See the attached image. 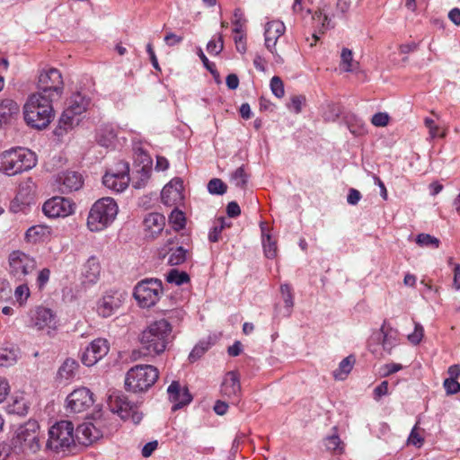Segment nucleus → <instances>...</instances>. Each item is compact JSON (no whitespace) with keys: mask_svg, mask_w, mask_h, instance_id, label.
Segmentation results:
<instances>
[{"mask_svg":"<svg viewBox=\"0 0 460 460\" xmlns=\"http://www.w3.org/2000/svg\"><path fill=\"white\" fill-rule=\"evenodd\" d=\"M174 339L172 325L164 318L149 323L138 338L143 354L150 357L164 353Z\"/></svg>","mask_w":460,"mask_h":460,"instance_id":"1","label":"nucleus"},{"mask_svg":"<svg viewBox=\"0 0 460 460\" xmlns=\"http://www.w3.org/2000/svg\"><path fill=\"white\" fill-rule=\"evenodd\" d=\"M40 426L34 420L21 425L13 439V453L30 460L41 448Z\"/></svg>","mask_w":460,"mask_h":460,"instance_id":"2","label":"nucleus"},{"mask_svg":"<svg viewBox=\"0 0 460 460\" xmlns=\"http://www.w3.org/2000/svg\"><path fill=\"white\" fill-rule=\"evenodd\" d=\"M56 100L47 99L38 93L31 95L24 105V119L32 128H46L53 118L52 102Z\"/></svg>","mask_w":460,"mask_h":460,"instance_id":"3","label":"nucleus"},{"mask_svg":"<svg viewBox=\"0 0 460 460\" xmlns=\"http://www.w3.org/2000/svg\"><path fill=\"white\" fill-rule=\"evenodd\" d=\"M33 152L27 148L15 147L0 154V172L13 176L28 171L36 165Z\"/></svg>","mask_w":460,"mask_h":460,"instance_id":"4","label":"nucleus"},{"mask_svg":"<svg viewBox=\"0 0 460 460\" xmlns=\"http://www.w3.org/2000/svg\"><path fill=\"white\" fill-rule=\"evenodd\" d=\"M118 214V205L111 198H102L92 207L87 226L92 232L102 231L111 225Z\"/></svg>","mask_w":460,"mask_h":460,"instance_id":"5","label":"nucleus"},{"mask_svg":"<svg viewBox=\"0 0 460 460\" xmlns=\"http://www.w3.org/2000/svg\"><path fill=\"white\" fill-rule=\"evenodd\" d=\"M159 377L158 369L152 365H136L126 375L125 385L128 391L143 393L152 387Z\"/></svg>","mask_w":460,"mask_h":460,"instance_id":"6","label":"nucleus"},{"mask_svg":"<svg viewBox=\"0 0 460 460\" xmlns=\"http://www.w3.org/2000/svg\"><path fill=\"white\" fill-rule=\"evenodd\" d=\"M38 94L49 100H59L64 91V81L60 71L54 67L43 68L37 80Z\"/></svg>","mask_w":460,"mask_h":460,"instance_id":"7","label":"nucleus"},{"mask_svg":"<svg viewBox=\"0 0 460 460\" xmlns=\"http://www.w3.org/2000/svg\"><path fill=\"white\" fill-rule=\"evenodd\" d=\"M29 326L45 332L48 335L57 331L59 325V319L57 313L49 307L37 305L28 312Z\"/></svg>","mask_w":460,"mask_h":460,"instance_id":"8","label":"nucleus"},{"mask_svg":"<svg viewBox=\"0 0 460 460\" xmlns=\"http://www.w3.org/2000/svg\"><path fill=\"white\" fill-rule=\"evenodd\" d=\"M8 272L10 276L19 282H28V276L36 270V260L22 252L13 251L8 256Z\"/></svg>","mask_w":460,"mask_h":460,"instance_id":"9","label":"nucleus"},{"mask_svg":"<svg viewBox=\"0 0 460 460\" xmlns=\"http://www.w3.org/2000/svg\"><path fill=\"white\" fill-rule=\"evenodd\" d=\"M74 442V425L71 421L61 420L49 429L47 447L50 450L56 452L64 450Z\"/></svg>","mask_w":460,"mask_h":460,"instance_id":"10","label":"nucleus"},{"mask_svg":"<svg viewBox=\"0 0 460 460\" xmlns=\"http://www.w3.org/2000/svg\"><path fill=\"white\" fill-rule=\"evenodd\" d=\"M163 292L162 282L158 279L141 280L134 288V297L142 307H151L156 304Z\"/></svg>","mask_w":460,"mask_h":460,"instance_id":"11","label":"nucleus"},{"mask_svg":"<svg viewBox=\"0 0 460 460\" xmlns=\"http://www.w3.org/2000/svg\"><path fill=\"white\" fill-rule=\"evenodd\" d=\"M129 181V164L123 161L119 162L116 169L107 172L102 178L104 186L115 192H122L126 190Z\"/></svg>","mask_w":460,"mask_h":460,"instance_id":"12","label":"nucleus"},{"mask_svg":"<svg viewBox=\"0 0 460 460\" xmlns=\"http://www.w3.org/2000/svg\"><path fill=\"white\" fill-rule=\"evenodd\" d=\"M66 402L69 412H84L93 406V394L87 387H79L67 395Z\"/></svg>","mask_w":460,"mask_h":460,"instance_id":"13","label":"nucleus"},{"mask_svg":"<svg viewBox=\"0 0 460 460\" xmlns=\"http://www.w3.org/2000/svg\"><path fill=\"white\" fill-rule=\"evenodd\" d=\"M84 185L83 175L75 171H64L57 174L54 181L56 190L61 194L79 190Z\"/></svg>","mask_w":460,"mask_h":460,"instance_id":"14","label":"nucleus"},{"mask_svg":"<svg viewBox=\"0 0 460 460\" xmlns=\"http://www.w3.org/2000/svg\"><path fill=\"white\" fill-rule=\"evenodd\" d=\"M42 210L49 218L66 217L75 211V203L69 199L53 197L44 204Z\"/></svg>","mask_w":460,"mask_h":460,"instance_id":"15","label":"nucleus"},{"mask_svg":"<svg viewBox=\"0 0 460 460\" xmlns=\"http://www.w3.org/2000/svg\"><path fill=\"white\" fill-rule=\"evenodd\" d=\"M110 350V343L106 339L93 340L83 352L81 360L84 365L92 367L104 358Z\"/></svg>","mask_w":460,"mask_h":460,"instance_id":"16","label":"nucleus"},{"mask_svg":"<svg viewBox=\"0 0 460 460\" xmlns=\"http://www.w3.org/2000/svg\"><path fill=\"white\" fill-rule=\"evenodd\" d=\"M286 30L285 24L279 20L271 21L265 25V47L275 57L276 62L282 63L281 57L277 53L276 45L278 40L284 34Z\"/></svg>","mask_w":460,"mask_h":460,"instance_id":"17","label":"nucleus"},{"mask_svg":"<svg viewBox=\"0 0 460 460\" xmlns=\"http://www.w3.org/2000/svg\"><path fill=\"white\" fill-rule=\"evenodd\" d=\"M220 393L222 396L227 398L232 403H238L241 396V384L236 372L229 371L226 374L221 384Z\"/></svg>","mask_w":460,"mask_h":460,"instance_id":"18","label":"nucleus"},{"mask_svg":"<svg viewBox=\"0 0 460 460\" xmlns=\"http://www.w3.org/2000/svg\"><path fill=\"white\" fill-rule=\"evenodd\" d=\"M125 300V295L118 291L107 292L98 302L97 312L99 315L106 318L112 315Z\"/></svg>","mask_w":460,"mask_h":460,"instance_id":"19","label":"nucleus"},{"mask_svg":"<svg viewBox=\"0 0 460 460\" xmlns=\"http://www.w3.org/2000/svg\"><path fill=\"white\" fill-rule=\"evenodd\" d=\"M113 411L118 412L121 419L130 420L137 424L142 420V413L137 411L136 403L130 402L127 396H118L113 402Z\"/></svg>","mask_w":460,"mask_h":460,"instance_id":"20","label":"nucleus"},{"mask_svg":"<svg viewBox=\"0 0 460 460\" xmlns=\"http://www.w3.org/2000/svg\"><path fill=\"white\" fill-rule=\"evenodd\" d=\"M169 399L174 404L172 407L173 411L189 404L192 401V396L187 387H181L177 381L172 382L167 389Z\"/></svg>","mask_w":460,"mask_h":460,"instance_id":"21","label":"nucleus"},{"mask_svg":"<svg viewBox=\"0 0 460 460\" xmlns=\"http://www.w3.org/2000/svg\"><path fill=\"white\" fill-rule=\"evenodd\" d=\"M144 231L146 238L155 239L165 226L164 215L153 212L146 216L143 221Z\"/></svg>","mask_w":460,"mask_h":460,"instance_id":"22","label":"nucleus"},{"mask_svg":"<svg viewBox=\"0 0 460 460\" xmlns=\"http://www.w3.org/2000/svg\"><path fill=\"white\" fill-rule=\"evenodd\" d=\"M313 20L317 22V29L313 33V42L310 43V46L313 47L319 40V34H323L327 30L333 28L334 24L332 22L331 18L326 13V5L323 4L318 8L317 11L312 16Z\"/></svg>","mask_w":460,"mask_h":460,"instance_id":"23","label":"nucleus"},{"mask_svg":"<svg viewBox=\"0 0 460 460\" xmlns=\"http://www.w3.org/2000/svg\"><path fill=\"white\" fill-rule=\"evenodd\" d=\"M75 436L83 444H91L99 439L102 434V431L92 422H84L78 425Z\"/></svg>","mask_w":460,"mask_h":460,"instance_id":"24","label":"nucleus"},{"mask_svg":"<svg viewBox=\"0 0 460 460\" xmlns=\"http://www.w3.org/2000/svg\"><path fill=\"white\" fill-rule=\"evenodd\" d=\"M117 134V128L113 125H102L97 130L96 141L102 146L111 147L116 141Z\"/></svg>","mask_w":460,"mask_h":460,"instance_id":"25","label":"nucleus"},{"mask_svg":"<svg viewBox=\"0 0 460 460\" xmlns=\"http://www.w3.org/2000/svg\"><path fill=\"white\" fill-rule=\"evenodd\" d=\"M378 339H382L383 349L391 353L393 348L397 344V331L387 325L385 321L380 328Z\"/></svg>","mask_w":460,"mask_h":460,"instance_id":"26","label":"nucleus"},{"mask_svg":"<svg viewBox=\"0 0 460 460\" xmlns=\"http://www.w3.org/2000/svg\"><path fill=\"white\" fill-rule=\"evenodd\" d=\"M182 183L181 181H177L176 184L173 185L172 182L166 184L161 193V199L164 205L172 206L175 202L181 199Z\"/></svg>","mask_w":460,"mask_h":460,"instance_id":"27","label":"nucleus"},{"mask_svg":"<svg viewBox=\"0 0 460 460\" xmlns=\"http://www.w3.org/2000/svg\"><path fill=\"white\" fill-rule=\"evenodd\" d=\"M100 273L101 265L99 261L94 256L90 257L83 267L82 274L84 281L90 284L96 283V281L99 279Z\"/></svg>","mask_w":460,"mask_h":460,"instance_id":"28","label":"nucleus"},{"mask_svg":"<svg viewBox=\"0 0 460 460\" xmlns=\"http://www.w3.org/2000/svg\"><path fill=\"white\" fill-rule=\"evenodd\" d=\"M51 234V228L47 226L37 225L30 227L25 233V240L28 243H36L44 242Z\"/></svg>","mask_w":460,"mask_h":460,"instance_id":"29","label":"nucleus"},{"mask_svg":"<svg viewBox=\"0 0 460 460\" xmlns=\"http://www.w3.org/2000/svg\"><path fill=\"white\" fill-rule=\"evenodd\" d=\"M80 114H76L75 111L66 108L59 119L58 128L56 130V134L62 135V132H58V130L66 132L75 125H78L80 122Z\"/></svg>","mask_w":460,"mask_h":460,"instance_id":"30","label":"nucleus"},{"mask_svg":"<svg viewBox=\"0 0 460 460\" xmlns=\"http://www.w3.org/2000/svg\"><path fill=\"white\" fill-rule=\"evenodd\" d=\"M262 238V246L265 256L269 259H273L277 256V243L272 239L267 232V227L264 222L260 224Z\"/></svg>","mask_w":460,"mask_h":460,"instance_id":"31","label":"nucleus"},{"mask_svg":"<svg viewBox=\"0 0 460 460\" xmlns=\"http://www.w3.org/2000/svg\"><path fill=\"white\" fill-rule=\"evenodd\" d=\"M150 161L147 160L146 164H143L139 169L133 173L132 186L135 189L144 188L151 175Z\"/></svg>","mask_w":460,"mask_h":460,"instance_id":"32","label":"nucleus"},{"mask_svg":"<svg viewBox=\"0 0 460 460\" xmlns=\"http://www.w3.org/2000/svg\"><path fill=\"white\" fill-rule=\"evenodd\" d=\"M19 113V105L12 99H4L0 102V122H7Z\"/></svg>","mask_w":460,"mask_h":460,"instance_id":"33","label":"nucleus"},{"mask_svg":"<svg viewBox=\"0 0 460 460\" xmlns=\"http://www.w3.org/2000/svg\"><path fill=\"white\" fill-rule=\"evenodd\" d=\"M78 367L76 360L66 358L59 367L58 376L60 379L69 380L76 375Z\"/></svg>","mask_w":460,"mask_h":460,"instance_id":"34","label":"nucleus"},{"mask_svg":"<svg viewBox=\"0 0 460 460\" xmlns=\"http://www.w3.org/2000/svg\"><path fill=\"white\" fill-rule=\"evenodd\" d=\"M354 363H355V358L351 355L343 358L340 362L339 367L333 371V377L336 380H344L347 377V376L350 373V371L352 370Z\"/></svg>","mask_w":460,"mask_h":460,"instance_id":"35","label":"nucleus"},{"mask_svg":"<svg viewBox=\"0 0 460 460\" xmlns=\"http://www.w3.org/2000/svg\"><path fill=\"white\" fill-rule=\"evenodd\" d=\"M88 103V100H86L81 93H77L70 97L66 109L81 115L86 111Z\"/></svg>","mask_w":460,"mask_h":460,"instance_id":"36","label":"nucleus"},{"mask_svg":"<svg viewBox=\"0 0 460 460\" xmlns=\"http://www.w3.org/2000/svg\"><path fill=\"white\" fill-rule=\"evenodd\" d=\"M280 293L285 304L283 315L286 317L290 316L292 308L294 306V296L292 288L288 284H282L280 286Z\"/></svg>","mask_w":460,"mask_h":460,"instance_id":"37","label":"nucleus"},{"mask_svg":"<svg viewBox=\"0 0 460 460\" xmlns=\"http://www.w3.org/2000/svg\"><path fill=\"white\" fill-rule=\"evenodd\" d=\"M18 350L13 348H0V366L9 367L16 363Z\"/></svg>","mask_w":460,"mask_h":460,"instance_id":"38","label":"nucleus"},{"mask_svg":"<svg viewBox=\"0 0 460 460\" xmlns=\"http://www.w3.org/2000/svg\"><path fill=\"white\" fill-rule=\"evenodd\" d=\"M346 124L350 133L355 136H359L365 132L364 121L354 114L346 117Z\"/></svg>","mask_w":460,"mask_h":460,"instance_id":"39","label":"nucleus"},{"mask_svg":"<svg viewBox=\"0 0 460 460\" xmlns=\"http://www.w3.org/2000/svg\"><path fill=\"white\" fill-rule=\"evenodd\" d=\"M166 280L169 283H173L177 286H181L190 281L189 275L184 271H179L178 270H171L166 276Z\"/></svg>","mask_w":460,"mask_h":460,"instance_id":"40","label":"nucleus"},{"mask_svg":"<svg viewBox=\"0 0 460 460\" xmlns=\"http://www.w3.org/2000/svg\"><path fill=\"white\" fill-rule=\"evenodd\" d=\"M232 182L241 189L245 188L248 181V174L244 171L243 166L238 167L231 175Z\"/></svg>","mask_w":460,"mask_h":460,"instance_id":"41","label":"nucleus"},{"mask_svg":"<svg viewBox=\"0 0 460 460\" xmlns=\"http://www.w3.org/2000/svg\"><path fill=\"white\" fill-rule=\"evenodd\" d=\"M208 190L212 195H223L226 192L227 186L221 179L214 178L208 181Z\"/></svg>","mask_w":460,"mask_h":460,"instance_id":"42","label":"nucleus"},{"mask_svg":"<svg viewBox=\"0 0 460 460\" xmlns=\"http://www.w3.org/2000/svg\"><path fill=\"white\" fill-rule=\"evenodd\" d=\"M341 65L345 72H351L354 70V62L352 51L347 48H343L341 53Z\"/></svg>","mask_w":460,"mask_h":460,"instance_id":"43","label":"nucleus"},{"mask_svg":"<svg viewBox=\"0 0 460 460\" xmlns=\"http://www.w3.org/2000/svg\"><path fill=\"white\" fill-rule=\"evenodd\" d=\"M186 260V250L180 246L175 250H171V253L169 254L168 263L171 265H180L183 263Z\"/></svg>","mask_w":460,"mask_h":460,"instance_id":"44","label":"nucleus"},{"mask_svg":"<svg viewBox=\"0 0 460 460\" xmlns=\"http://www.w3.org/2000/svg\"><path fill=\"white\" fill-rule=\"evenodd\" d=\"M416 243L422 247H429L432 246L434 248H438L439 246L440 241L429 234H420L416 237Z\"/></svg>","mask_w":460,"mask_h":460,"instance_id":"45","label":"nucleus"},{"mask_svg":"<svg viewBox=\"0 0 460 460\" xmlns=\"http://www.w3.org/2000/svg\"><path fill=\"white\" fill-rule=\"evenodd\" d=\"M325 447L328 450L337 454L343 452V443L337 435H332L325 438Z\"/></svg>","mask_w":460,"mask_h":460,"instance_id":"46","label":"nucleus"},{"mask_svg":"<svg viewBox=\"0 0 460 460\" xmlns=\"http://www.w3.org/2000/svg\"><path fill=\"white\" fill-rule=\"evenodd\" d=\"M30 289L27 282H21V284L14 290V297L16 301L22 305L30 296Z\"/></svg>","mask_w":460,"mask_h":460,"instance_id":"47","label":"nucleus"},{"mask_svg":"<svg viewBox=\"0 0 460 460\" xmlns=\"http://www.w3.org/2000/svg\"><path fill=\"white\" fill-rule=\"evenodd\" d=\"M408 444L409 445H412L416 447H420L423 443H424V438L422 437V435L420 434V429L417 427V425H415L411 433H410V436L408 438V440H407Z\"/></svg>","mask_w":460,"mask_h":460,"instance_id":"48","label":"nucleus"},{"mask_svg":"<svg viewBox=\"0 0 460 460\" xmlns=\"http://www.w3.org/2000/svg\"><path fill=\"white\" fill-rule=\"evenodd\" d=\"M423 335V326L419 323H414V331L411 333L408 334L407 338L411 344L417 345L421 341Z\"/></svg>","mask_w":460,"mask_h":460,"instance_id":"49","label":"nucleus"},{"mask_svg":"<svg viewBox=\"0 0 460 460\" xmlns=\"http://www.w3.org/2000/svg\"><path fill=\"white\" fill-rule=\"evenodd\" d=\"M246 22V20L243 18V14L240 9H235L234 13V29L233 31L234 34L241 33L243 31V27Z\"/></svg>","mask_w":460,"mask_h":460,"instance_id":"50","label":"nucleus"},{"mask_svg":"<svg viewBox=\"0 0 460 460\" xmlns=\"http://www.w3.org/2000/svg\"><path fill=\"white\" fill-rule=\"evenodd\" d=\"M270 89L272 93L278 98H282L285 94L283 82L279 76L275 75L271 78Z\"/></svg>","mask_w":460,"mask_h":460,"instance_id":"51","label":"nucleus"},{"mask_svg":"<svg viewBox=\"0 0 460 460\" xmlns=\"http://www.w3.org/2000/svg\"><path fill=\"white\" fill-rule=\"evenodd\" d=\"M424 124L429 128V136L431 138L445 137V132L442 131L440 128L435 124V121L432 119L425 118Z\"/></svg>","mask_w":460,"mask_h":460,"instance_id":"52","label":"nucleus"},{"mask_svg":"<svg viewBox=\"0 0 460 460\" xmlns=\"http://www.w3.org/2000/svg\"><path fill=\"white\" fill-rule=\"evenodd\" d=\"M341 108L334 104L329 103L327 104V109L323 112V119L326 121H334L341 114Z\"/></svg>","mask_w":460,"mask_h":460,"instance_id":"53","label":"nucleus"},{"mask_svg":"<svg viewBox=\"0 0 460 460\" xmlns=\"http://www.w3.org/2000/svg\"><path fill=\"white\" fill-rule=\"evenodd\" d=\"M305 99L302 95H294L290 99V102L287 104V107L289 111L298 114L301 112L302 105L305 102Z\"/></svg>","mask_w":460,"mask_h":460,"instance_id":"54","label":"nucleus"},{"mask_svg":"<svg viewBox=\"0 0 460 460\" xmlns=\"http://www.w3.org/2000/svg\"><path fill=\"white\" fill-rule=\"evenodd\" d=\"M170 222L176 229H181L185 226V217L180 210H173L170 215Z\"/></svg>","mask_w":460,"mask_h":460,"instance_id":"55","label":"nucleus"},{"mask_svg":"<svg viewBox=\"0 0 460 460\" xmlns=\"http://www.w3.org/2000/svg\"><path fill=\"white\" fill-rule=\"evenodd\" d=\"M443 385L448 395L455 394L460 391V384L453 378H446Z\"/></svg>","mask_w":460,"mask_h":460,"instance_id":"56","label":"nucleus"},{"mask_svg":"<svg viewBox=\"0 0 460 460\" xmlns=\"http://www.w3.org/2000/svg\"><path fill=\"white\" fill-rule=\"evenodd\" d=\"M389 115L386 112H377L373 115L371 122L376 127H385L389 122Z\"/></svg>","mask_w":460,"mask_h":460,"instance_id":"57","label":"nucleus"},{"mask_svg":"<svg viewBox=\"0 0 460 460\" xmlns=\"http://www.w3.org/2000/svg\"><path fill=\"white\" fill-rule=\"evenodd\" d=\"M50 277V270L48 268H44L39 271L36 279V284L39 289H42L49 282Z\"/></svg>","mask_w":460,"mask_h":460,"instance_id":"58","label":"nucleus"},{"mask_svg":"<svg viewBox=\"0 0 460 460\" xmlns=\"http://www.w3.org/2000/svg\"><path fill=\"white\" fill-rule=\"evenodd\" d=\"M223 40L221 37L218 39V42H216L214 40L208 41L207 45V50L211 55H218L223 50Z\"/></svg>","mask_w":460,"mask_h":460,"instance_id":"59","label":"nucleus"},{"mask_svg":"<svg viewBox=\"0 0 460 460\" xmlns=\"http://www.w3.org/2000/svg\"><path fill=\"white\" fill-rule=\"evenodd\" d=\"M27 411H28V407L23 400V398H15L13 400V409H12V411L16 413V414H19V415H23L25 413H27Z\"/></svg>","mask_w":460,"mask_h":460,"instance_id":"60","label":"nucleus"},{"mask_svg":"<svg viewBox=\"0 0 460 460\" xmlns=\"http://www.w3.org/2000/svg\"><path fill=\"white\" fill-rule=\"evenodd\" d=\"M388 382L383 381L379 385L374 389V399L379 401L380 398L388 394Z\"/></svg>","mask_w":460,"mask_h":460,"instance_id":"61","label":"nucleus"},{"mask_svg":"<svg viewBox=\"0 0 460 460\" xmlns=\"http://www.w3.org/2000/svg\"><path fill=\"white\" fill-rule=\"evenodd\" d=\"M234 40L236 46L237 51L240 53H244L246 51V42H245V34L243 31L241 33L235 34L234 36Z\"/></svg>","mask_w":460,"mask_h":460,"instance_id":"62","label":"nucleus"},{"mask_svg":"<svg viewBox=\"0 0 460 460\" xmlns=\"http://www.w3.org/2000/svg\"><path fill=\"white\" fill-rule=\"evenodd\" d=\"M223 229V221H220V225L215 224V226L208 234L209 241L213 243L217 242L219 240V236Z\"/></svg>","mask_w":460,"mask_h":460,"instance_id":"63","label":"nucleus"},{"mask_svg":"<svg viewBox=\"0 0 460 460\" xmlns=\"http://www.w3.org/2000/svg\"><path fill=\"white\" fill-rule=\"evenodd\" d=\"M361 193L356 189H349V194L347 196V202L349 205H357L358 201L361 199Z\"/></svg>","mask_w":460,"mask_h":460,"instance_id":"64","label":"nucleus"}]
</instances>
